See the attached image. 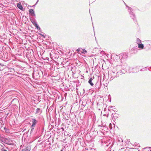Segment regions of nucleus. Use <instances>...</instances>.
<instances>
[{
    "mask_svg": "<svg viewBox=\"0 0 151 151\" xmlns=\"http://www.w3.org/2000/svg\"><path fill=\"white\" fill-rule=\"evenodd\" d=\"M109 77L110 78V80H113L114 78L117 76L116 70L114 69L112 70H110L108 72Z\"/></svg>",
    "mask_w": 151,
    "mask_h": 151,
    "instance_id": "f257e3e1",
    "label": "nucleus"
},
{
    "mask_svg": "<svg viewBox=\"0 0 151 151\" xmlns=\"http://www.w3.org/2000/svg\"><path fill=\"white\" fill-rule=\"evenodd\" d=\"M127 7L129 8V10H130V11L129 12V14L130 15V16L133 19V20L134 21L135 20H136L135 16L133 12H132V8L131 7L127 6Z\"/></svg>",
    "mask_w": 151,
    "mask_h": 151,
    "instance_id": "f03ea898",
    "label": "nucleus"
},
{
    "mask_svg": "<svg viewBox=\"0 0 151 151\" xmlns=\"http://www.w3.org/2000/svg\"><path fill=\"white\" fill-rule=\"evenodd\" d=\"M139 67L137 66L134 68H130L129 70L132 72H137L139 70Z\"/></svg>",
    "mask_w": 151,
    "mask_h": 151,
    "instance_id": "7ed1b4c3",
    "label": "nucleus"
},
{
    "mask_svg": "<svg viewBox=\"0 0 151 151\" xmlns=\"http://www.w3.org/2000/svg\"><path fill=\"white\" fill-rule=\"evenodd\" d=\"M95 78L94 77L93 78H91L88 81V83L90 84V85H93L94 82L95 81Z\"/></svg>",
    "mask_w": 151,
    "mask_h": 151,
    "instance_id": "20e7f679",
    "label": "nucleus"
},
{
    "mask_svg": "<svg viewBox=\"0 0 151 151\" xmlns=\"http://www.w3.org/2000/svg\"><path fill=\"white\" fill-rule=\"evenodd\" d=\"M29 14L32 16L35 17V14L34 11L32 9H30L29 10Z\"/></svg>",
    "mask_w": 151,
    "mask_h": 151,
    "instance_id": "39448f33",
    "label": "nucleus"
},
{
    "mask_svg": "<svg viewBox=\"0 0 151 151\" xmlns=\"http://www.w3.org/2000/svg\"><path fill=\"white\" fill-rule=\"evenodd\" d=\"M31 149V147L30 146H27L24 149H23L22 151H30Z\"/></svg>",
    "mask_w": 151,
    "mask_h": 151,
    "instance_id": "423d86ee",
    "label": "nucleus"
},
{
    "mask_svg": "<svg viewBox=\"0 0 151 151\" xmlns=\"http://www.w3.org/2000/svg\"><path fill=\"white\" fill-rule=\"evenodd\" d=\"M37 121L35 119H32V127H33L37 123Z\"/></svg>",
    "mask_w": 151,
    "mask_h": 151,
    "instance_id": "0eeeda50",
    "label": "nucleus"
},
{
    "mask_svg": "<svg viewBox=\"0 0 151 151\" xmlns=\"http://www.w3.org/2000/svg\"><path fill=\"white\" fill-rule=\"evenodd\" d=\"M122 55H123V56H122V58H126L127 57V55L125 53H122L121 55H120L122 56Z\"/></svg>",
    "mask_w": 151,
    "mask_h": 151,
    "instance_id": "6e6552de",
    "label": "nucleus"
},
{
    "mask_svg": "<svg viewBox=\"0 0 151 151\" xmlns=\"http://www.w3.org/2000/svg\"><path fill=\"white\" fill-rule=\"evenodd\" d=\"M30 19L31 22L34 25L37 23L35 19Z\"/></svg>",
    "mask_w": 151,
    "mask_h": 151,
    "instance_id": "1a4fd4ad",
    "label": "nucleus"
},
{
    "mask_svg": "<svg viewBox=\"0 0 151 151\" xmlns=\"http://www.w3.org/2000/svg\"><path fill=\"white\" fill-rule=\"evenodd\" d=\"M138 48L142 49H143L144 47L143 45L141 43L140 44H138Z\"/></svg>",
    "mask_w": 151,
    "mask_h": 151,
    "instance_id": "9d476101",
    "label": "nucleus"
},
{
    "mask_svg": "<svg viewBox=\"0 0 151 151\" xmlns=\"http://www.w3.org/2000/svg\"><path fill=\"white\" fill-rule=\"evenodd\" d=\"M17 6L20 9H22L23 8V7L20 4L18 3Z\"/></svg>",
    "mask_w": 151,
    "mask_h": 151,
    "instance_id": "9b49d317",
    "label": "nucleus"
},
{
    "mask_svg": "<svg viewBox=\"0 0 151 151\" xmlns=\"http://www.w3.org/2000/svg\"><path fill=\"white\" fill-rule=\"evenodd\" d=\"M136 43L138 45L140 44L141 43V40L139 38H137L136 40Z\"/></svg>",
    "mask_w": 151,
    "mask_h": 151,
    "instance_id": "f8f14e48",
    "label": "nucleus"
},
{
    "mask_svg": "<svg viewBox=\"0 0 151 151\" xmlns=\"http://www.w3.org/2000/svg\"><path fill=\"white\" fill-rule=\"evenodd\" d=\"M122 70H120L119 71H117L116 73H117V76H118L119 75H121L122 74Z\"/></svg>",
    "mask_w": 151,
    "mask_h": 151,
    "instance_id": "ddd939ff",
    "label": "nucleus"
},
{
    "mask_svg": "<svg viewBox=\"0 0 151 151\" xmlns=\"http://www.w3.org/2000/svg\"><path fill=\"white\" fill-rule=\"evenodd\" d=\"M34 26L37 29L39 30L40 29V27L38 26L37 23L36 24H35V25Z\"/></svg>",
    "mask_w": 151,
    "mask_h": 151,
    "instance_id": "4468645a",
    "label": "nucleus"
},
{
    "mask_svg": "<svg viewBox=\"0 0 151 151\" xmlns=\"http://www.w3.org/2000/svg\"><path fill=\"white\" fill-rule=\"evenodd\" d=\"M33 76V77H34V78L35 77L36 78H38L39 77H40V76L39 75H36V76H34V75Z\"/></svg>",
    "mask_w": 151,
    "mask_h": 151,
    "instance_id": "2eb2a0df",
    "label": "nucleus"
},
{
    "mask_svg": "<svg viewBox=\"0 0 151 151\" xmlns=\"http://www.w3.org/2000/svg\"><path fill=\"white\" fill-rule=\"evenodd\" d=\"M38 33L40 35H41V36H42L43 37H45V36L44 35V33H43V35L42 34L40 33Z\"/></svg>",
    "mask_w": 151,
    "mask_h": 151,
    "instance_id": "dca6fc26",
    "label": "nucleus"
},
{
    "mask_svg": "<svg viewBox=\"0 0 151 151\" xmlns=\"http://www.w3.org/2000/svg\"><path fill=\"white\" fill-rule=\"evenodd\" d=\"M147 70V69H146L145 68H144L143 69H141L140 70V71H144L146 70Z\"/></svg>",
    "mask_w": 151,
    "mask_h": 151,
    "instance_id": "f3484780",
    "label": "nucleus"
},
{
    "mask_svg": "<svg viewBox=\"0 0 151 151\" xmlns=\"http://www.w3.org/2000/svg\"><path fill=\"white\" fill-rule=\"evenodd\" d=\"M40 108H37V111H36V112L38 113V112H39V111L40 110Z\"/></svg>",
    "mask_w": 151,
    "mask_h": 151,
    "instance_id": "a211bd4d",
    "label": "nucleus"
},
{
    "mask_svg": "<svg viewBox=\"0 0 151 151\" xmlns=\"http://www.w3.org/2000/svg\"><path fill=\"white\" fill-rule=\"evenodd\" d=\"M82 50H83V53H85L87 52V51L85 49Z\"/></svg>",
    "mask_w": 151,
    "mask_h": 151,
    "instance_id": "6ab92c4d",
    "label": "nucleus"
},
{
    "mask_svg": "<svg viewBox=\"0 0 151 151\" xmlns=\"http://www.w3.org/2000/svg\"><path fill=\"white\" fill-rule=\"evenodd\" d=\"M132 151H135L136 150H137V149H133V148H132Z\"/></svg>",
    "mask_w": 151,
    "mask_h": 151,
    "instance_id": "aec40b11",
    "label": "nucleus"
},
{
    "mask_svg": "<svg viewBox=\"0 0 151 151\" xmlns=\"http://www.w3.org/2000/svg\"><path fill=\"white\" fill-rule=\"evenodd\" d=\"M34 128L33 127H32V129H31V132H32L33 130L34 129Z\"/></svg>",
    "mask_w": 151,
    "mask_h": 151,
    "instance_id": "412c9836",
    "label": "nucleus"
},
{
    "mask_svg": "<svg viewBox=\"0 0 151 151\" xmlns=\"http://www.w3.org/2000/svg\"><path fill=\"white\" fill-rule=\"evenodd\" d=\"M76 51L77 52H79V51H80V49L79 48H78V49H77V50H76Z\"/></svg>",
    "mask_w": 151,
    "mask_h": 151,
    "instance_id": "4be33fe9",
    "label": "nucleus"
},
{
    "mask_svg": "<svg viewBox=\"0 0 151 151\" xmlns=\"http://www.w3.org/2000/svg\"><path fill=\"white\" fill-rule=\"evenodd\" d=\"M2 151H7L6 150H5V149H3L2 150Z\"/></svg>",
    "mask_w": 151,
    "mask_h": 151,
    "instance_id": "5701e85b",
    "label": "nucleus"
},
{
    "mask_svg": "<svg viewBox=\"0 0 151 151\" xmlns=\"http://www.w3.org/2000/svg\"><path fill=\"white\" fill-rule=\"evenodd\" d=\"M38 1H39V0H38L37 1V2H36V3L35 4V5L36 4H37V3H38Z\"/></svg>",
    "mask_w": 151,
    "mask_h": 151,
    "instance_id": "b1692460",
    "label": "nucleus"
},
{
    "mask_svg": "<svg viewBox=\"0 0 151 151\" xmlns=\"http://www.w3.org/2000/svg\"><path fill=\"white\" fill-rule=\"evenodd\" d=\"M124 4L126 6H127V5L125 3H124Z\"/></svg>",
    "mask_w": 151,
    "mask_h": 151,
    "instance_id": "393cba45",
    "label": "nucleus"
},
{
    "mask_svg": "<svg viewBox=\"0 0 151 151\" xmlns=\"http://www.w3.org/2000/svg\"><path fill=\"white\" fill-rule=\"evenodd\" d=\"M60 151H63L62 150H61Z\"/></svg>",
    "mask_w": 151,
    "mask_h": 151,
    "instance_id": "a878e982",
    "label": "nucleus"
},
{
    "mask_svg": "<svg viewBox=\"0 0 151 151\" xmlns=\"http://www.w3.org/2000/svg\"><path fill=\"white\" fill-rule=\"evenodd\" d=\"M30 83V84H31V85H32V84H31V83Z\"/></svg>",
    "mask_w": 151,
    "mask_h": 151,
    "instance_id": "bb28decb",
    "label": "nucleus"
},
{
    "mask_svg": "<svg viewBox=\"0 0 151 151\" xmlns=\"http://www.w3.org/2000/svg\"><path fill=\"white\" fill-rule=\"evenodd\" d=\"M150 68H151V67H150Z\"/></svg>",
    "mask_w": 151,
    "mask_h": 151,
    "instance_id": "cd10ccee",
    "label": "nucleus"
}]
</instances>
